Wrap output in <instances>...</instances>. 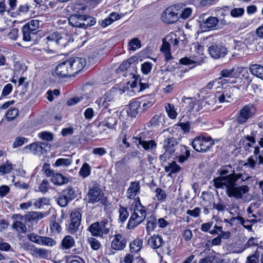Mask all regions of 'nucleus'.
Returning <instances> with one entry per match:
<instances>
[{"label":"nucleus","mask_w":263,"mask_h":263,"mask_svg":"<svg viewBox=\"0 0 263 263\" xmlns=\"http://www.w3.org/2000/svg\"><path fill=\"white\" fill-rule=\"evenodd\" d=\"M229 173L228 169H221L219 172L220 176L213 180V185L216 189H225L226 194L229 198L242 199L244 195L249 192L250 187L247 185H239L237 181L240 179L241 182H245L251 178V176L246 173H237L234 170L230 174Z\"/></svg>","instance_id":"nucleus-1"},{"label":"nucleus","mask_w":263,"mask_h":263,"mask_svg":"<svg viewBox=\"0 0 263 263\" xmlns=\"http://www.w3.org/2000/svg\"><path fill=\"white\" fill-rule=\"evenodd\" d=\"M85 59L74 57L64 61L58 64L55 68V74L62 78L74 76L85 66Z\"/></svg>","instance_id":"nucleus-2"},{"label":"nucleus","mask_w":263,"mask_h":263,"mask_svg":"<svg viewBox=\"0 0 263 263\" xmlns=\"http://www.w3.org/2000/svg\"><path fill=\"white\" fill-rule=\"evenodd\" d=\"M7 3L9 6L8 13L14 18L25 16L32 7L28 2L19 3L17 0H7Z\"/></svg>","instance_id":"nucleus-3"},{"label":"nucleus","mask_w":263,"mask_h":263,"mask_svg":"<svg viewBox=\"0 0 263 263\" xmlns=\"http://www.w3.org/2000/svg\"><path fill=\"white\" fill-rule=\"evenodd\" d=\"M216 141L218 142L211 137L196 136L192 142V146L197 152L206 153L213 147Z\"/></svg>","instance_id":"nucleus-4"},{"label":"nucleus","mask_w":263,"mask_h":263,"mask_svg":"<svg viewBox=\"0 0 263 263\" xmlns=\"http://www.w3.org/2000/svg\"><path fill=\"white\" fill-rule=\"evenodd\" d=\"M255 105L252 103L245 105L238 110L235 115V121L238 125H243L248 120L254 117L256 112Z\"/></svg>","instance_id":"nucleus-5"},{"label":"nucleus","mask_w":263,"mask_h":263,"mask_svg":"<svg viewBox=\"0 0 263 263\" xmlns=\"http://www.w3.org/2000/svg\"><path fill=\"white\" fill-rule=\"evenodd\" d=\"M138 201L139 205L136 204L134 212L128 222L127 228L128 229H133L136 228L146 218V212L144 207L141 205L139 198H138Z\"/></svg>","instance_id":"nucleus-6"},{"label":"nucleus","mask_w":263,"mask_h":263,"mask_svg":"<svg viewBox=\"0 0 263 263\" xmlns=\"http://www.w3.org/2000/svg\"><path fill=\"white\" fill-rule=\"evenodd\" d=\"M46 39L49 45L55 44L60 48L65 47L69 42H73V39L70 34L58 32L50 34Z\"/></svg>","instance_id":"nucleus-7"},{"label":"nucleus","mask_w":263,"mask_h":263,"mask_svg":"<svg viewBox=\"0 0 263 263\" xmlns=\"http://www.w3.org/2000/svg\"><path fill=\"white\" fill-rule=\"evenodd\" d=\"M87 196L88 201L90 203L100 202L104 205L107 204V198L104 196L103 191L98 184H94L92 186L89 187Z\"/></svg>","instance_id":"nucleus-8"},{"label":"nucleus","mask_w":263,"mask_h":263,"mask_svg":"<svg viewBox=\"0 0 263 263\" xmlns=\"http://www.w3.org/2000/svg\"><path fill=\"white\" fill-rule=\"evenodd\" d=\"M110 224L107 219H104L101 221L92 223L88 228V231L91 235L96 237H102L109 232Z\"/></svg>","instance_id":"nucleus-9"},{"label":"nucleus","mask_w":263,"mask_h":263,"mask_svg":"<svg viewBox=\"0 0 263 263\" xmlns=\"http://www.w3.org/2000/svg\"><path fill=\"white\" fill-rule=\"evenodd\" d=\"M100 107H103L99 115V118L102 117L103 114L105 113V110L108 109L109 112L115 107V98L111 92L105 93L102 97L99 98L96 101Z\"/></svg>","instance_id":"nucleus-10"},{"label":"nucleus","mask_w":263,"mask_h":263,"mask_svg":"<svg viewBox=\"0 0 263 263\" xmlns=\"http://www.w3.org/2000/svg\"><path fill=\"white\" fill-rule=\"evenodd\" d=\"M146 134L144 133H140L138 136L134 137L133 142L138 146V148H143L146 151H153L156 148L157 144L154 140H147Z\"/></svg>","instance_id":"nucleus-11"},{"label":"nucleus","mask_w":263,"mask_h":263,"mask_svg":"<svg viewBox=\"0 0 263 263\" xmlns=\"http://www.w3.org/2000/svg\"><path fill=\"white\" fill-rule=\"evenodd\" d=\"M210 56L214 59L223 58L227 54V48L222 43H213L208 48Z\"/></svg>","instance_id":"nucleus-12"},{"label":"nucleus","mask_w":263,"mask_h":263,"mask_svg":"<svg viewBox=\"0 0 263 263\" xmlns=\"http://www.w3.org/2000/svg\"><path fill=\"white\" fill-rule=\"evenodd\" d=\"M179 12L176 6H172L166 8L162 13L161 19L166 24H173L179 20Z\"/></svg>","instance_id":"nucleus-13"},{"label":"nucleus","mask_w":263,"mask_h":263,"mask_svg":"<svg viewBox=\"0 0 263 263\" xmlns=\"http://www.w3.org/2000/svg\"><path fill=\"white\" fill-rule=\"evenodd\" d=\"M257 164L262 165L263 167V155H258L257 157V159L254 158L253 156H249L247 159L246 162L243 164V166L252 170H255ZM258 185L261 191V194L263 195V181H260Z\"/></svg>","instance_id":"nucleus-14"},{"label":"nucleus","mask_w":263,"mask_h":263,"mask_svg":"<svg viewBox=\"0 0 263 263\" xmlns=\"http://www.w3.org/2000/svg\"><path fill=\"white\" fill-rule=\"evenodd\" d=\"M111 242L112 249L119 251L122 250L125 247L127 243V240L125 237L121 234H115Z\"/></svg>","instance_id":"nucleus-15"},{"label":"nucleus","mask_w":263,"mask_h":263,"mask_svg":"<svg viewBox=\"0 0 263 263\" xmlns=\"http://www.w3.org/2000/svg\"><path fill=\"white\" fill-rule=\"evenodd\" d=\"M140 185L139 181H132L126 191V196L128 199H134L140 193Z\"/></svg>","instance_id":"nucleus-16"},{"label":"nucleus","mask_w":263,"mask_h":263,"mask_svg":"<svg viewBox=\"0 0 263 263\" xmlns=\"http://www.w3.org/2000/svg\"><path fill=\"white\" fill-rule=\"evenodd\" d=\"M165 243L162 237L158 235H153L148 240V245L153 249L157 250Z\"/></svg>","instance_id":"nucleus-17"},{"label":"nucleus","mask_w":263,"mask_h":263,"mask_svg":"<svg viewBox=\"0 0 263 263\" xmlns=\"http://www.w3.org/2000/svg\"><path fill=\"white\" fill-rule=\"evenodd\" d=\"M219 20L217 17L210 16L207 18L201 24L202 28H204V31L212 30L216 29Z\"/></svg>","instance_id":"nucleus-18"},{"label":"nucleus","mask_w":263,"mask_h":263,"mask_svg":"<svg viewBox=\"0 0 263 263\" xmlns=\"http://www.w3.org/2000/svg\"><path fill=\"white\" fill-rule=\"evenodd\" d=\"M178 142L177 139L174 137H168L163 142V148L166 152L170 154L174 153L175 151V147L177 145Z\"/></svg>","instance_id":"nucleus-19"},{"label":"nucleus","mask_w":263,"mask_h":263,"mask_svg":"<svg viewBox=\"0 0 263 263\" xmlns=\"http://www.w3.org/2000/svg\"><path fill=\"white\" fill-rule=\"evenodd\" d=\"M73 162V159L71 156H65L57 159L55 163L53 164L54 167H68Z\"/></svg>","instance_id":"nucleus-20"},{"label":"nucleus","mask_w":263,"mask_h":263,"mask_svg":"<svg viewBox=\"0 0 263 263\" xmlns=\"http://www.w3.org/2000/svg\"><path fill=\"white\" fill-rule=\"evenodd\" d=\"M214 100L213 101L212 99L203 101L202 102V104H203L204 106H205L206 104L210 105H213L217 101L220 103H224V102H227V99H226L225 95L223 91L220 92H217L215 96V97L214 98Z\"/></svg>","instance_id":"nucleus-21"},{"label":"nucleus","mask_w":263,"mask_h":263,"mask_svg":"<svg viewBox=\"0 0 263 263\" xmlns=\"http://www.w3.org/2000/svg\"><path fill=\"white\" fill-rule=\"evenodd\" d=\"M141 102L138 101H135L130 103L128 114L130 117H136L141 111Z\"/></svg>","instance_id":"nucleus-22"},{"label":"nucleus","mask_w":263,"mask_h":263,"mask_svg":"<svg viewBox=\"0 0 263 263\" xmlns=\"http://www.w3.org/2000/svg\"><path fill=\"white\" fill-rule=\"evenodd\" d=\"M117 125V119L114 117H106L99 123V126H106L109 129H115Z\"/></svg>","instance_id":"nucleus-23"},{"label":"nucleus","mask_w":263,"mask_h":263,"mask_svg":"<svg viewBox=\"0 0 263 263\" xmlns=\"http://www.w3.org/2000/svg\"><path fill=\"white\" fill-rule=\"evenodd\" d=\"M82 15L74 14L70 16L68 18L69 24L73 27L82 28Z\"/></svg>","instance_id":"nucleus-24"},{"label":"nucleus","mask_w":263,"mask_h":263,"mask_svg":"<svg viewBox=\"0 0 263 263\" xmlns=\"http://www.w3.org/2000/svg\"><path fill=\"white\" fill-rule=\"evenodd\" d=\"M252 74L263 80V66L258 64L251 65L249 68Z\"/></svg>","instance_id":"nucleus-25"},{"label":"nucleus","mask_w":263,"mask_h":263,"mask_svg":"<svg viewBox=\"0 0 263 263\" xmlns=\"http://www.w3.org/2000/svg\"><path fill=\"white\" fill-rule=\"evenodd\" d=\"M82 28L86 29L88 27L93 26L96 23V19L92 16L86 15H82Z\"/></svg>","instance_id":"nucleus-26"},{"label":"nucleus","mask_w":263,"mask_h":263,"mask_svg":"<svg viewBox=\"0 0 263 263\" xmlns=\"http://www.w3.org/2000/svg\"><path fill=\"white\" fill-rule=\"evenodd\" d=\"M51 180L52 182L57 185H62L67 183L69 181V179L67 177L64 176L60 173H57L53 175Z\"/></svg>","instance_id":"nucleus-27"},{"label":"nucleus","mask_w":263,"mask_h":263,"mask_svg":"<svg viewBox=\"0 0 263 263\" xmlns=\"http://www.w3.org/2000/svg\"><path fill=\"white\" fill-rule=\"evenodd\" d=\"M146 230L148 234L153 231L157 227V220L154 216H150L147 219Z\"/></svg>","instance_id":"nucleus-28"},{"label":"nucleus","mask_w":263,"mask_h":263,"mask_svg":"<svg viewBox=\"0 0 263 263\" xmlns=\"http://www.w3.org/2000/svg\"><path fill=\"white\" fill-rule=\"evenodd\" d=\"M255 134L254 132H252L250 135H246L244 136L245 140H247L248 143H246L245 146V149L248 151L249 148L254 147V144L256 143Z\"/></svg>","instance_id":"nucleus-29"},{"label":"nucleus","mask_w":263,"mask_h":263,"mask_svg":"<svg viewBox=\"0 0 263 263\" xmlns=\"http://www.w3.org/2000/svg\"><path fill=\"white\" fill-rule=\"evenodd\" d=\"M143 241L139 238H136L130 242L129 244L130 249L132 252L139 251L142 247Z\"/></svg>","instance_id":"nucleus-30"},{"label":"nucleus","mask_w":263,"mask_h":263,"mask_svg":"<svg viewBox=\"0 0 263 263\" xmlns=\"http://www.w3.org/2000/svg\"><path fill=\"white\" fill-rule=\"evenodd\" d=\"M181 154L179 156L178 160L180 163H183L187 160L190 156V151L188 147L181 146L180 148Z\"/></svg>","instance_id":"nucleus-31"},{"label":"nucleus","mask_w":263,"mask_h":263,"mask_svg":"<svg viewBox=\"0 0 263 263\" xmlns=\"http://www.w3.org/2000/svg\"><path fill=\"white\" fill-rule=\"evenodd\" d=\"M74 243L73 238L70 235H67L63 239L61 245L64 249H69L74 246Z\"/></svg>","instance_id":"nucleus-32"},{"label":"nucleus","mask_w":263,"mask_h":263,"mask_svg":"<svg viewBox=\"0 0 263 263\" xmlns=\"http://www.w3.org/2000/svg\"><path fill=\"white\" fill-rule=\"evenodd\" d=\"M62 191L64 192V194H65L71 201L74 200L78 195V191L71 186H67Z\"/></svg>","instance_id":"nucleus-33"},{"label":"nucleus","mask_w":263,"mask_h":263,"mask_svg":"<svg viewBox=\"0 0 263 263\" xmlns=\"http://www.w3.org/2000/svg\"><path fill=\"white\" fill-rule=\"evenodd\" d=\"M64 194V192L62 191L57 199L58 204L61 207L66 206L71 201L69 198Z\"/></svg>","instance_id":"nucleus-34"},{"label":"nucleus","mask_w":263,"mask_h":263,"mask_svg":"<svg viewBox=\"0 0 263 263\" xmlns=\"http://www.w3.org/2000/svg\"><path fill=\"white\" fill-rule=\"evenodd\" d=\"M165 109L168 116L172 119H176L177 116V112L175 108V106L171 103H167L165 105Z\"/></svg>","instance_id":"nucleus-35"},{"label":"nucleus","mask_w":263,"mask_h":263,"mask_svg":"<svg viewBox=\"0 0 263 263\" xmlns=\"http://www.w3.org/2000/svg\"><path fill=\"white\" fill-rule=\"evenodd\" d=\"M31 251L34 255H37L40 258H47L49 256L48 251L43 248H37L34 246L31 248Z\"/></svg>","instance_id":"nucleus-36"},{"label":"nucleus","mask_w":263,"mask_h":263,"mask_svg":"<svg viewBox=\"0 0 263 263\" xmlns=\"http://www.w3.org/2000/svg\"><path fill=\"white\" fill-rule=\"evenodd\" d=\"M91 173V167L86 162L83 164L79 171V175L83 178H85L89 176Z\"/></svg>","instance_id":"nucleus-37"},{"label":"nucleus","mask_w":263,"mask_h":263,"mask_svg":"<svg viewBox=\"0 0 263 263\" xmlns=\"http://www.w3.org/2000/svg\"><path fill=\"white\" fill-rule=\"evenodd\" d=\"M236 90L235 87H230L222 91L227 99V102H231L234 99V93Z\"/></svg>","instance_id":"nucleus-38"},{"label":"nucleus","mask_w":263,"mask_h":263,"mask_svg":"<svg viewBox=\"0 0 263 263\" xmlns=\"http://www.w3.org/2000/svg\"><path fill=\"white\" fill-rule=\"evenodd\" d=\"M163 120L160 115H156L150 120L149 123L152 127H158L160 124H162Z\"/></svg>","instance_id":"nucleus-39"},{"label":"nucleus","mask_w":263,"mask_h":263,"mask_svg":"<svg viewBox=\"0 0 263 263\" xmlns=\"http://www.w3.org/2000/svg\"><path fill=\"white\" fill-rule=\"evenodd\" d=\"M165 171L167 173H170L171 175L172 174H174L178 172L180 167L176 164V162L173 161L169 163L168 165L164 167Z\"/></svg>","instance_id":"nucleus-40"},{"label":"nucleus","mask_w":263,"mask_h":263,"mask_svg":"<svg viewBox=\"0 0 263 263\" xmlns=\"http://www.w3.org/2000/svg\"><path fill=\"white\" fill-rule=\"evenodd\" d=\"M258 145H255L254 147L253 156L254 158L257 159L258 155H262L260 154V149L262 148V152H263V137H260L257 140Z\"/></svg>","instance_id":"nucleus-41"},{"label":"nucleus","mask_w":263,"mask_h":263,"mask_svg":"<svg viewBox=\"0 0 263 263\" xmlns=\"http://www.w3.org/2000/svg\"><path fill=\"white\" fill-rule=\"evenodd\" d=\"M28 139L22 136H18L15 138L14 141L12 144V147L15 148L23 145L25 143L28 142Z\"/></svg>","instance_id":"nucleus-42"},{"label":"nucleus","mask_w":263,"mask_h":263,"mask_svg":"<svg viewBox=\"0 0 263 263\" xmlns=\"http://www.w3.org/2000/svg\"><path fill=\"white\" fill-rule=\"evenodd\" d=\"M129 50L135 51L141 46V42L138 38H134L128 43Z\"/></svg>","instance_id":"nucleus-43"},{"label":"nucleus","mask_w":263,"mask_h":263,"mask_svg":"<svg viewBox=\"0 0 263 263\" xmlns=\"http://www.w3.org/2000/svg\"><path fill=\"white\" fill-rule=\"evenodd\" d=\"M85 99H87V97L84 95L74 97L67 101V104L68 106L74 105Z\"/></svg>","instance_id":"nucleus-44"},{"label":"nucleus","mask_w":263,"mask_h":263,"mask_svg":"<svg viewBox=\"0 0 263 263\" xmlns=\"http://www.w3.org/2000/svg\"><path fill=\"white\" fill-rule=\"evenodd\" d=\"M38 137L43 140L51 142L53 140V135L52 133L42 132L38 134Z\"/></svg>","instance_id":"nucleus-45"},{"label":"nucleus","mask_w":263,"mask_h":263,"mask_svg":"<svg viewBox=\"0 0 263 263\" xmlns=\"http://www.w3.org/2000/svg\"><path fill=\"white\" fill-rule=\"evenodd\" d=\"M12 227L13 229H15L18 233H25L27 230V227L25 224L18 221H14L12 224Z\"/></svg>","instance_id":"nucleus-46"},{"label":"nucleus","mask_w":263,"mask_h":263,"mask_svg":"<svg viewBox=\"0 0 263 263\" xmlns=\"http://www.w3.org/2000/svg\"><path fill=\"white\" fill-rule=\"evenodd\" d=\"M55 244V240L52 238L49 237L42 236L40 245H45L52 247L54 246Z\"/></svg>","instance_id":"nucleus-47"},{"label":"nucleus","mask_w":263,"mask_h":263,"mask_svg":"<svg viewBox=\"0 0 263 263\" xmlns=\"http://www.w3.org/2000/svg\"><path fill=\"white\" fill-rule=\"evenodd\" d=\"M88 242L91 249L94 250H98L101 248V243L95 238H89L88 239Z\"/></svg>","instance_id":"nucleus-48"},{"label":"nucleus","mask_w":263,"mask_h":263,"mask_svg":"<svg viewBox=\"0 0 263 263\" xmlns=\"http://www.w3.org/2000/svg\"><path fill=\"white\" fill-rule=\"evenodd\" d=\"M18 109L15 108L9 109L6 114V118L8 121H12L18 115Z\"/></svg>","instance_id":"nucleus-49"},{"label":"nucleus","mask_w":263,"mask_h":263,"mask_svg":"<svg viewBox=\"0 0 263 263\" xmlns=\"http://www.w3.org/2000/svg\"><path fill=\"white\" fill-rule=\"evenodd\" d=\"M70 221L80 224L81 221V214L78 211H73L70 215Z\"/></svg>","instance_id":"nucleus-50"},{"label":"nucleus","mask_w":263,"mask_h":263,"mask_svg":"<svg viewBox=\"0 0 263 263\" xmlns=\"http://www.w3.org/2000/svg\"><path fill=\"white\" fill-rule=\"evenodd\" d=\"M119 212L120 214L119 219L121 221L124 222L127 219L129 215L127 209L122 206H120Z\"/></svg>","instance_id":"nucleus-51"},{"label":"nucleus","mask_w":263,"mask_h":263,"mask_svg":"<svg viewBox=\"0 0 263 263\" xmlns=\"http://www.w3.org/2000/svg\"><path fill=\"white\" fill-rule=\"evenodd\" d=\"M155 193L157 199L159 201L161 202L165 201L167 195L164 190L160 188H157L155 190Z\"/></svg>","instance_id":"nucleus-52"},{"label":"nucleus","mask_w":263,"mask_h":263,"mask_svg":"<svg viewBox=\"0 0 263 263\" xmlns=\"http://www.w3.org/2000/svg\"><path fill=\"white\" fill-rule=\"evenodd\" d=\"M234 68L224 69L220 73V76L223 78H233L235 77Z\"/></svg>","instance_id":"nucleus-53"},{"label":"nucleus","mask_w":263,"mask_h":263,"mask_svg":"<svg viewBox=\"0 0 263 263\" xmlns=\"http://www.w3.org/2000/svg\"><path fill=\"white\" fill-rule=\"evenodd\" d=\"M235 221H236L238 223H239L241 224H243V223L245 222L244 218L241 216L233 217V218H230V219H226V218L224 219V222L229 223L231 226H233V223Z\"/></svg>","instance_id":"nucleus-54"},{"label":"nucleus","mask_w":263,"mask_h":263,"mask_svg":"<svg viewBox=\"0 0 263 263\" xmlns=\"http://www.w3.org/2000/svg\"><path fill=\"white\" fill-rule=\"evenodd\" d=\"M24 150H26L27 152H28V150H29L30 152H32L34 154L39 155V146L37 142L26 146L24 147Z\"/></svg>","instance_id":"nucleus-55"},{"label":"nucleus","mask_w":263,"mask_h":263,"mask_svg":"<svg viewBox=\"0 0 263 263\" xmlns=\"http://www.w3.org/2000/svg\"><path fill=\"white\" fill-rule=\"evenodd\" d=\"M134 62V58H129L126 61H124L119 66V69L120 71H124L127 70V68L133 64Z\"/></svg>","instance_id":"nucleus-56"},{"label":"nucleus","mask_w":263,"mask_h":263,"mask_svg":"<svg viewBox=\"0 0 263 263\" xmlns=\"http://www.w3.org/2000/svg\"><path fill=\"white\" fill-rule=\"evenodd\" d=\"M165 39L167 40L168 42L170 43V45L172 44L174 46H177L179 42L178 39L176 37V35L173 33L167 35Z\"/></svg>","instance_id":"nucleus-57"},{"label":"nucleus","mask_w":263,"mask_h":263,"mask_svg":"<svg viewBox=\"0 0 263 263\" xmlns=\"http://www.w3.org/2000/svg\"><path fill=\"white\" fill-rule=\"evenodd\" d=\"M50 188L49 182L47 179H44L39 185V191L43 193H46Z\"/></svg>","instance_id":"nucleus-58"},{"label":"nucleus","mask_w":263,"mask_h":263,"mask_svg":"<svg viewBox=\"0 0 263 263\" xmlns=\"http://www.w3.org/2000/svg\"><path fill=\"white\" fill-rule=\"evenodd\" d=\"M154 100L153 98L152 97L148 100L146 99H144L142 100L141 103H142V109L143 110H146L148 108L151 107L154 104Z\"/></svg>","instance_id":"nucleus-59"},{"label":"nucleus","mask_w":263,"mask_h":263,"mask_svg":"<svg viewBox=\"0 0 263 263\" xmlns=\"http://www.w3.org/2000/svg\"><path fill=\"white\" fill-rule=\"evenodd\" d=\"M192 10L190 8H186L181 11H178L179 16L184 20L188 18L192 13Z\"/></svg>","instance_id":"nucleus-60"},{"label":"nucleus","mask_w":263,"mask_h":263,"mask_svg":"<svg viewBox=\"0 0 263 263\" xmlns=\"http://www.w3.org/2000/svg\"><path fill=\"white\" fill-rule=\"evenodd\" d=\"M126 135V132L122 131L118 138V140L119 142L121 141L125 145V147L127 148L129 147L130 144L127 141Z\"/></svg>","instance_id":"nucleus-61"},{"label":"nucleus","mask_w":263,"mask_h":263,"mask_svg":"<svg viewBox=\"0 0 263 263\" xmlns=\"http://www.w3.org/2000/svg\"><path fill=\"white\" fill-rule=\"evenodd\" d=\"M153 64L151 62H145L141 65V71L145 74L149 73L152 69Z\"/></svg>","instance_id":"nucleus-62"},{"label":"nucleus","mask_w":263,"mask_h":263,"mask_svg":"<svg viewBox=\"0 0 263 263\" xmlns=\"http://www.w3.org/2000/svg\"><path fill=\"white\" fill-rule=\"evenodd\" d=\"M181 120L182 119L180 120V122L176 125L179 126L184 133H189L191 128V122L189 121L185 122H181Z\"/></svg>","instance_id":"nucleus-63"},{"label":"nucleus","mask_w":263,"mask_h":263,"mask_svg":"<svg viewBox=\"0 0 263 263\" xmlns=\"http://www.w3.org/2000/svg\"><path fill=\"white\" fill-rule=\"evenodd\" d=\"M199 263H216V256L214 255H210L201 259Z\"/></svg>","instance_id":"nucleus-64"}]
</instances>
